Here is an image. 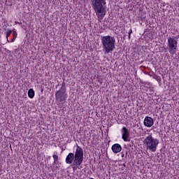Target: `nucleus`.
Segmentation results:
<instances>
[{
	"mask_svg": "<svg viewBox=\"0 0 179 179\" xmlns=\"http://www.w3.org/2000/svg\"><path fill=\"white\" fill-rule=\"evenodd\" d=\"M66 164H71L73 171H76L83 163V148L77 145L76 152H70L66 157Z\"/></svg>",
	"mask_w": 179,
	"mask_h": 179,
	"instance_id": "f257e3e1",
	"label": "nucleus"
},
{
	"mask_svg": "<svg viewBox=\"0 0 179 179\" xmlns=\"http://www.w3.org/2000/svg\"><path fill=\"white\" fill-rule=\"evenodd\" d=\"M91 3L98 19L103 20L106 16V0H91Z\"/></svg>",
	"mask_w": 179,
	"mask_h": 179,
	"instance_id": "f03ea898",
	"label": "nucleus"
},
{
	"mask_svg": "<svg viewBox=\"0 0 179 179\" xmlns=\"http://www.w3.org/2000/svg\"><path fill=\"white\" fill-rule=\"evenodd\" d=\"M102 48L105 54H110L115 50V38L110 35L101 36Z\"/></svg>",
	"mask_w": 179,
	"mask_h": 179,
	"instance_id": "7ed1b4c3",
	"label": "nucleus"
},
{
	"mask_svg": "<svg viewBox=\"0 0 179 179\" xmlns=\"http://www.w3.org/2000/svg\"><path fill=\"white\" fill-rule=\"evenodd\" d=\"M143 145L145 146L147 150L150 152H156L157 146H159V139L153 137L152 134L148 135L143 141Z\"/></svg>",
	"mask_w": 179,
	"mask_h": 179,
	"instance_id": "20e7f679",
	"label": "nucleus"
},
{
	"mask_svg": "<svg viewBox=\"0 0 179 179\" xmlns=\"http://www.w3.org/2000/svg\"><path fill=\"white\" fill-rule=\"evenodd\" d=\"M177 40H176V37H169L168 38V46L167 50H169L170 54L174 55L177 52Z\"/></svg>",
	"mask_w": 179,
	"mask_h": 179,
	"instance_id": "39448f33",
	"label": "nucleus"
},
{
	"mask_svg": "<svg viewBox=\"0 0 179 179\" xmlns=\"http://www.w3.org/2000/svg\"><path fill=\"white\" fill-rule=\"evenodd\" d=\"M55 99L57 101L64 104L66 101V99H68V94H66V91L64 90H59L55 92Z\"/></svg>",
	"mask_w": 179,
	"mask_h": 179,
	"instance_id": "423d86ee",
	"label": "nucleus"
},
{
	"mask_svg": "<svg viewBox=\"0 0 179 179\" xmlns=\"http://www.w3.org/2000/svg\"><path fill=\"white\" fill-rule=\"evenodd\" d=\"M121 132L122 139H123L124 142H129V141H131V139H129V136H131V134H129V130L127 127H123L121 129Z\"/></svg>",
	"mask_w": 179,
	"mask_h": 179,
	"instance_id": "0eeeda50",
	"label": "nucleus"
},
{
	"mask_svg": "<svg viewBox=\"0 0 179 179\" xmlns=\"http://www.w3.org/2000/svg\"><path fill=\"white\" fill-rule=\"evenodd\" d=\"M155 124V120H153V118L149 116H146L144 118L143 121V125L144 127H146L147 128H151V127H153V124Z\"/></svg>",
	"mask_w": 179,
	"mask_h": 179,
	"instance_id": "6e6552de",
	"label": "nucleus"
},
{
	"mask_svg": "<svg viewBox=\"0 0 179 179\" xmlns=\"http://www.w3.org/2000/svg\"><path fill=\"white\" fill-rule=\"evenodd\" d=\"M111 150L113 153H120L122 150V147L118 143H115L112 145Z\"/></svg>",
	"mask_w": 179,
	"mask_h": 179,
	"instance_id": "1a4fd4ad",
	"label": "nucleus"
},
{
	"mask_svg": "<svg viewBox=\"0 0 179 179\" xmlns=\"http://www.w3.org/2000/svg\"><path fill=\"white\" fill-rule=\"evenodd\" d=\"M35 94L36 93L34 92V90H33V88H30L28 90V97H29V99H33Z\"/></svg>",
	"mask_w": 179,
	"mask_h": 179,
	"instance_id": "9d476101",
	"label": "nucleus"
},
{
	"mask_svg": "<svg viewBox=\"0 0 179 179\" xmlns=\"http://www.w3.org/2000/svg\"><path fill=\"white\" fill-rule=\"evenodd\" d=\"M13 38L10 41V43H14L15 40H16V38L17 37V33L15 31H13Z\"/></svg>",
	"mask_w": 179,
	"mask_h": 179,
	"instance_id": "9b49d317",
	"label": "nucleus"
},
{
	"mask_svg": "<svg viewBox=\"0 0 179 179\" xmlns=\"http://www.w3.org/2000/svg\"><path fill=\"white\" fill-rule=\"evenodd\" d=\"M12 33L13 34V31L10 30V29H7V31H6V38H7V41L8 43H10V41L9 40H8V38L9 37V36H10V34H12Z\"/></svg>",
	"mask_w": 179,
	"mask_h": 179,
	"instance_id": "f8f14e48",
	"label": "nucleus"
},
{
	"mask_svg": "<svg viewBox=\"0 0 179 179\" xmlns=\"http://www.w3.org/2000/svg\"><path fill=\"white\" fill-rule=\"evenodd\" d=\"M53 164H59V161H58V155H53Z\"/></svg>",
	"mask_w": 179,
	"mask_h": 179,
	"instance_id": "ddd939ff",
	"label": "nucleus"
},
{
	"mask_svg": "<svg viewBox=\"0 0 179 179\" xmlns=\"http://www.w3.org/2000/svg\"><path fill=\"white\" fill-rule=\"evenodd\" d=\"M59 90H65V91H66V83H65L64 81L62 83V87L59 89Z\"/></svg>",
	"mask_w": 179,
	"mask_h": 179,
	"instance_id": "4468645a",
	"label": "nucleus"
},
{
	"mask_svg": "<svg viewBox=\"0 0 179 179\" xmlns=\"http://www.w3.org/2000/svg\"><path fill=\"white\" fill-rule=\"evenodd\" d=\"M128 34L129 40H131V34H132V29H129Z\"/></svg>",
	"mask_w": 179,
	"mask_h": 179,
	"instance_id": "2eb2a0df",
	"label": "nucleus"
},
{
	"mask_svg": "<svg viewBox=\"0 0 179 179\" xmlns=\"http://www.w3.org/2000/svg\"><path fill=\"white\" fill-rule=\"evenodd\" d=\"M97 80H98V82H99V83H103V81H101V80H103V79L101 78L100 77H97Z\"/></svg>",
	"mask_w": 179,
	"mask_h": 179,
	"instance_id": "dca6fc26",
	"label": "nucleus"
},
{
	"mask_svg": "<svg viewBox=\"0 0 179 179\" xmlns=\"http://www.w3.org/2000/svg\"><path fill=\"white\" fill-rule=\"evenodd\" d=\"M15 24H19L20 26H22V22L15 21Z\"/></svg>",
	"mask_w": 179,
	"mask_h": 179,
	"instance_id": "f3484780",
	"label": "nucleus"
},
{
	"mask_svg": "<svg viewBox=\"0 0 179 179\" xmlns=\"http://www.w3.org/2000/svg\"><path fill=\"white\" fill-rule=\"evenodd\" d=\"M21 27H22V29H24V30H26L27 27L26 25H21Z\"/></svg>",
	"mask_w": 179,
	"mask_h": 179,
	"instance_id": "a211bd4d",
	"label": "nucleus"
},
{
	"mask_svg": "<svg viewBox=\"0 0 179 179\" xmlns=\"http://www.w3.org/2000/svg\"><path fill=\"white\" fill-rule=\"evenodd\" d=\"M124 152H121V157H124Z\"/></svg>",
	"mask_w": 179,
	"mask_h": 179,
	"instance_id": "6ab92c4d",
	"label": "nucleus"
},
{
	"mask_svg": "<svg viewBox=\"0 0 179 179\" xmlns=\"http://www.w3.org/2000/svg\"><path fill=\"white\" fill-rule=\"evenodd\" d=\"M127 156H128V152H126V156H125V157H127Z\"/></svg>",
	"mask_w": 179,
	"mask_h": 179,
	"instance_id": "aec40b11",
	"label": "nucleus"
},
{
	"mask_svg": "<svg viewBox=\"0 0 179 179\" xmlns=\"http://www.w3.org/2000/svg\"><path fill=\"white\" fill-rule=\"evenodd\" d=\"M124 148H125L126 149H128V147H127L126 145H124Z\"/></svg>",
	"mask_w": 179,
	"mask_h": 179,
	"instance_id": "412c9836",
	"label": "nucleus"
},
{
	"mask_svg": "<svg viewBox=\"0 0 179 179\" xmlns=\"http://www.w3.org/2000/svg\"><path fill=\"white\" fill-rule=\"evenodd\" d=\"M129 148H131V145H129Z\"/></svg>",
	"mask_w": 179,
	"mask_h": 179,
	"instance_id": "4be33fe9",
	"label": "nucleus"
},
{
	"mask_svg": "<svg viewBox=\"0 0 179 179\" xmlns=\"http://www.w3.org/2000/svg\"><path fill=\"white\" fill-rule=\"evenodd\" d=\"M56 169H58V166H56Z\"/></svg>",
	"mask_w": 179,
	"mask_h": 179,
	"instance_id": "5701e85b",
	"label": "nucleus"
},
{
	"mask_svg": "<svg viewBox=\"0 0 179 179\" xmlns=\"http://www.w3.org/2000/svg\"><path fill=\"white\" fill-rule=\"evenodd\" d=\"M43 90L42 89V90H41V92H43Z\"/></svg>",
	"mask_w": 179,
	"mask_h": 179,
	"instance_id": "b1692460",
	"label": "nucleus"
}]
</instances>
